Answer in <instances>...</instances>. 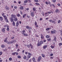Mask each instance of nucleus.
Wrapping results in <instances>:
<instances>
[{"label": "nucleus", "mask_w": 62, "mask_h": 62, "mask_svg": "<svg viewBox=\"0 0 62 62\" xmlns=\"http://www.w3.org/2000/svg\"><path fill=\"white\" fill-rule=\"evenodd\" d=\"M11 17H10V20H11V19H13L14 21H18V19L17 18L16 16L14 15H11Z\"/></svg>", "instance_id": "nucleus-1"}, {"label": "nucleus", "mask_w": 62, "mask_h": 62, "mask_svg": "<svg viewBox=\"0 0 62 62\" xmlns=\"http://www.w3.org/2000/svg\"><path fill=\"white\" fill-rule=\"evenodd\" d=\"M10 21L11 22H13L12 23V24L13 25V26H15V23L14 22V21H13V19H11Z\"/></svg>", "instance_id": "nucleus-2"}, {"label": "nucleus", "mask_w": 62, "mask_h": 62, "mask_svg": "<svg viewBox=\"0 0 62 62\" xmlns=\"http://www.w3.org/2000/svg\"><path fill=\"white\" fill-rule=\"evenodd\" d=\"M31 16H32V17H33L34 16L35 14H34V12H31Z\"/></svg>", "instance_id": "nucleus-3"}, {"label": "nucleus", "mask_w": 62, "mask_h": 62, "mask_svg": "<svg viewBox=\"0 0 62 62\" xmlns=\"http://www.w3.org/2000/svg\"><path fill=\"white\" fill-rule=\"evenodd\" d=\"M6 28H2V29L1 31L2 32H4L5 31V29Z\"/></svg>", "instance_id": "nucleus-4"}, {"label": "nucleus", "mask_w": 62, "mask_h": 62, "mask_svg": "<svg viewBox=\"0 0 62 62\" xmlns=\"http://www.w3.org/2000/svg\"><path fill=\"white\" fill-rule=\"evenodd\" d=\"M41 56L39 57V59L38 60V61H39H39H40V60H41Z\"/></svg>", "instance_id": "nucleus-5"}, {"label": "nucleus", "mask_w": 62, "mask_h": 62, "mask_svg": "<svg viewBox=\"0 0 62 62\" xmlns=\"http://www.w3.org/2000/svg\"><path fill=\"white\" fill-rule=\"evenodd\" d=\"M25 33V30H23L22 31V34H23V35H24Z\"/></svg>", "instance_id": "nucleus-6"}, {"label": "nucleus", "mask_w": 62, "mask_h": 62, "mask_svg": "<svg viewBox=\"0 0 62 62\" xmlns=\"http://www.w3.org/2000/svg\"><path fill=\"white\" fill-rule=\"evenodd\" d=\"M19 24V22H18V21H17L16 22V26H17V27L18 26Z\"/></svg>", "instance_id": "nucleus-7"}, {"label": "nucleus", "mask_w": 62, "mask_h": 62, "mask_svg": "<svg viewBox=\"0 0 62 62\" xmlns=\"http://www.w3.org/2000/svg\"><path fill=\"white\" fill-rule=\"evenodd\" d=\"M47 47V45H46L45 46H43V49H46V48Z\"/></svg>", "instance_id": "nucleus-8"}, {"label": "nucleus", "mask_w": 62, "mask_h": 62, "mask_svg": "<svg viewBox=\"0 0 62 62\" xmlns=\"http://www.w3.org/2000/svg\"><path fill=\"white\" fill-rule=\"evenodd\" d=\"M38 42V43L37 44V46H40V45H41V44L40 43V42L39 43V42Z\"/></svg>", "instance_id": "nucleus-9"}, {"label": "nucleus", "mask_w": 62, "mask_h": 62, "mask_svg": "<svg viewBox=\"0 0 62 62\" xmlns=\"http://www.w3.org/2000/svg\"><path fill=\"white\" fill-rule=\"evenodd\" d=\"M51 34H55L56 32L54 31H51Z\"/></svg>", "instance_id": "nucleus-10"}, {"label": "nucleus", "mask_w": 62, "mask_h": 62, "mask_svg": "<svg viewBox=\"0 0 62 62\" xmlns=\"http://www.w3.org/2000/svg\"><path fill=\"white\" fill-rule=\"evenodd\" d=\"M3 17L5 19V20H6L7 19H8L7 18V16H3Z\"/></svg>", "instance_id": "nucleus-11"}, {"label": "nucleus", "mask_w": 62, "mask_h": 62, "mask_svg": "<svg viewBox=\"0 0 62 62\" xmlns=\"http://www.w3.org/2000/svg\"><path fill=\"white\" fill-rule=\"evenodd\" d=\"M32 60L34 62H36V60H35V58H33L32 59Z\"/></svg>", "instance_id": "nucleus-12"}, {"label": "nucleus", "mask_w": 62, "mask_h": 62, "mask_svg": "<svg viewBox=\"0 0 62 62\" xmlns=\"http://www.w3.org/2000/svg\"><path fill=\"white\" fill-rule=\"evenodd\" d=\"M16 16H17V17H20V15L19 14L17 13V14H16Z\"/></svg>", "instance_id": "nucleus-13"}, {"label": "nucleus", "mask_w": 62, "mask_h": 62, "mask_svg": "<svg viewBox=\"0 0 62 62\" xmlns=\"http://www.w3.org/2000/svg\"><path fill=\"white\" fill-rule=\"evenodd\" d=\"M30 47H31V49H32L33 48V45H32L31 44H30Z\"/></svg>", "instance_id": "nucleus-14"}, {"label": "nucleus", "mask_w": 62, "mask_h": 62, "mask_svg": "<svg viewBox=\"0 0 62 62\" xmlns=\"http://www.w3.org/2000/svg\"><path fill=\"white\" fill-rule=\"evenodd\" d=\"M35 4H36L37 6H39V5H40V4L38 3H35Z\"/></svg>", "instance_id": "nucleus-15"}, {"label": "nucleus", "mask_w": 62, "mask_h": 62, "mask_svg": "<svg viewBox=\"0 0 62 62\" xmlns=\"http://www.w3.org/2000/svg\"><path fill=\"white\" fill-rule=\"evenodd\" d=\"M29 32L30 33V34H31L32 33L31 32V31L30 30H29Z\"/></svg>", "instance_id": "nucleus-16"}, {"label": "nucleus", "mask_w": 62, "mask_h": 62, "mask_svg": "<svg viewBox=\"0 0 62 62\" xmlns=\"http://www.w3.org/2000/svg\"><path fill=\"white\" fill-rule=\"evenodd\" d=\"M26 14H24V15H23V18H24V17H25V16H26Z\"/></svg>", "instance_id": "nucleus-17"}, {"label": "nucleus", "mask_w": 62, "mask_h": 62, "mask_svg": "<svg viewBox=\"0 0 62 62\" xmlns=\"http://www.w3.org/2000/svg\"><path fill=\"white\" fill-rule=\"evenodd\" d=\"M41 39H43L44 37L43 35L41 34Z\"/></svg>", "instance_id": "nucleus-18"}, {"label": "nucleus", "mask_w": 62, "mask_h": 62, "mask_svg": "<svg viewBox=\"0 0 62 62\" xmlns=\"http://www.w3.org/2000/svg\"><path fill=\"white\" fill-rule=\"evenodd\" d=\"M0 19L1 20L3 21V17L2 16H0Z\"/></svg>", "instance_id": "nucleus-19"}, {"label": "nucleus", "mask_w": 62, "mask_h": 62, "mask_svg": "<svg viewBox=\"0 0 62 62\" xmlns=\"http://www.w3.org/2000/svg\"><path fill=\"white\" fill-rule=\"evenodd\" d=\"M47 40L48 41H51V39H47Z\"/></svg>", "instance_id": "nucleus-20"}, {"label": "nucleus", "mask_w": 62, "mask_h": 62, "mask_svg": "<svg viewBox=\"0 0 62 62\" xmlns=\"http://www.w3.org/2000/svg\"><path fill=\"white\" fill-rule=\"evenodd\" d=\"M8 39V38H6L5 39V40H4V42H6L7 40V39Z\"/></svg>", "instance_id": "nucleus-21"}, {"label": "nucleus", "mask_w": 62, "mask_h": 62, "mask_svg": "<svg viewBox=\"0 0 62 62\" xmlns=\"http://www.w3.org/2000/svg\"><path fill=\"white\" fill-rule=\"evenodd\" d=\"M59 11V10H58V9H56V10L55 11L57 13V12H58Z\"/></svg>", "instance_id": "nucleus-22"}, {"label": "nucleus", "mask_w": 62, "mask_h": 62, "mask_svg": "<svg viewBox=\"0 0 62 62\" xmlns=\"http://www.w3.org/2000/svg\"><path fill=\"white\" fill-rule=\"evenodd\" d=\"M29 27L28 26H26V28L27 29H29Z\"/></svg>", "instance_id": "nucleus-23"}, {"label": "nucleus", "mask_w": 62, "mask_h": 62, "mask_svg": "<svg viewBox=\"0 0 62 62\" xmlns=\"http://www.w3.org/2000/svg\"><path fill=\"white\" fill-rule=\"evenodd\" d=\"M23 35V36H28V35L26 34H24Z\"/></svg>", "instance_id": "nucleus-24"}, {"label": "nucleus", "mask_w": 62, "mask_h": 62, "mask_svg": "<svg viewBox=\"0 0 62 62\" xmlns=\"http://www.w3.org/2000/svg\"><path fill=\"white\" fill-rule=\"evenodd\" d=\"M20 8L21 9H23V7H21Z\"/></svg>", "instance_id": "nucleus-25"}, {"label": "nucleus", "mask_w": 62, "mask_h": 62, "mask_svg": "<svg viewBox=\"0 0 62 62\" xmlns=\"http://www.w3.org/2000/svg\"><path fill=\"white\" fill-rule=\"evenodd\" d=\"M40 43L41 44H42V43H43V41H41L40 42Z\"/></svg>", "instance_id": "nucleus-26"}, {"label": "nucleus", "mask_w": 62, "mask_h": 62, "mask_svg": "<svg viewBox=\"0 0 62 62\" xmlns=\"http://www.w3.org/2000/svg\"><path fill=\"white\" fill-rule=\"evenodd\" d=\"M51 47L52 49H53V48H54V46H53L52 45H51Z\"/></svg>", "instance_id": "nucleus-27"}, {"label": "nucleus", "mask_w": 62, "mask_h": 62, "mask_svg": "<svg viewBox=\"0 0 62 62\" xmlns=\"http://www.w3.org/2000/svg\"><path fill=\"white\" fill-rule=\"evenodd\" d=\"M12 55H15V54H16V53L15 52L13 53L12 54Z\"/></svg>", "instance_id": "nucleus-28"}, {"label": "nucleus", "mask_w": 62, "mask_h": 62, "mask_svg": "<svg viewBox=\"0 0 62 62\" xmlns=\"http://www.w3.org/2000/svg\"><path fill=\"white\" fill-rule=\"evenodd\" d=\"M5 21H6V22H7V23L8 22V19H5Z\"/></svg>", "instance_id": "nucleus-29"}, {"label": "nucleus", "mask_w": 62, "mask_h": 62, "mask_svg": "<svg viewBox=\"0 0 62 62\" xmlns=\"http://www.w3.org/2000/svg\"><path fill=\"white\" fill-rule=\"evenodd\" d=\"M17 57L18 58H21V56L18 55L17 56Z\"/></svg>", "instance_id": "nucleus-30"}, {"label": "nucleus", "mask_w": 62, "mask_h": 62, "mask_svg": "<svg viewBox=\"0 0 62 62\" xmlns=\"http://www.w3.org/2000/svg\"><path fill=\"white\" fill-rule=\"evenodd\" d=\"M4 51H7L8 50L7 49V48H5L4 49H3Z\"/></svg>", "instance_id": "nucleus-31"}, {"label": "nucleus", "mask_w": 62, "mask_h": 62, "mask_svg": "<svg viewBox=\"0 0 62 62\" xmlns=\"http://www.w3.org/2000/svg\"><path fill=\"white\" fill-rule=\"evenodd\" d=\"M13 43H15V42H16V40H14L13 41Z\"/></svg>", "instance_id": "nucleus-32"}, {"label": "nucleus", "mask_w": 62, "mask_h": 62, "mask_svg": "<svg viewBox=\"0 0 62 62\" xmlns=\"http://www.w3.org/2000/svg\"><path fill=\"white\" fill-rule=\"evenodd\" d=\"M27 57L26 56H25L23 57V58L24 59H25Z\"/></svg>", "instance_id": "nucleus-33"}, {"label": "nucleus", "mask_w": 62, "mask_h": 62, "mask_svg": "<svg viewBox=\"0 0 62 62\" xmlns=\"http://www.w3.org/2000/svg\"><path fill=\"white\" fill-rule=\"evenodd\" d=\"M1 46V47L2 48H4V47H5V45H2Z\"/></svg>", "instance_id": "nucleus-34"}, {"label": "nucleus", "mask_w": 62, "mask_h": 62, "mask_svg": "<svg viewBox=\"0 0 62 62\" xmlns=\"http://www.w3.org/2000/svg\"><path fill=\"white\" fill-rule=\"evenodd\" d=\"M12 59L11 58H10L9 59V60L10 61H11L12 60Z\"/></svg>", "instance_id": "nucleus-35"}, {"label": "nucleus", "mask_w": 62, "mask_h": 62, "mask_svg": "<svg viewBox=\"0 0 62 62\" xmlns=\"http://www.w3.org/2000/svg\"><path fill=\"white\" fill-rule=\"evenodd\" d=\"M53 3H55L56 2V0H53Z\"/></svg>", "instance_id": "nucleus-36"}, {"label": "nucleus", "mask_w": 62, "mask_h": 62, "mask_svg": "<svg viewBox=\"0 0 62 62\" xmlns=\"http://www.w3.org/2000/svg\"><path fill=\"white\" fill-rule=\"evenodd\" d=\"M49 38V35H47L46 36V38L47 39H48Z\"/></svg>", "instance_id": "nucleus-37"}, {"label": "nucleus", "mask_w": 62, "mask_h": 62, "mask_svg": "<svg viewBox=\"0 0 62 62\" xmlns=\"http://www.w3.org/2000/svg\"><path fill=\"white\" fill-rule=\"evenodd\" d=\"M61 22V21L60 20H58V23H60Z\"/></svg>", "instance_id": "nucleus-38"}, {"label": "nucleus", "mask_w": 62, "mask_h": 62, "mask_svg": "<svg viewBox=\"0 0 62 62\" xmlns=\"http://www.w3.org/2000/svg\"><path fill=\"white\" fill-rule=\"evenodd\" d=\"M31 57L30 56H29L28 55L27 56V58H30Z\"/></svg>", "instance_id": "nucleus-39"}, {"label": "nucleus", "mask_w": 62, "mask_h": 62, "mask_svg": "<svg viewBox=\"0 0 62 62\" xmlns=\"http://www.w3.org/2000/svg\"><path fill=\"white\" fill-rule=\"evenodd\" d=\"M41 55H42V57H44L45 56V55H44V54H42Z\"/></svg>", "instance_id": "nucleus-40"}, {"label": "nucleus", "mask_w": 62, "mask_h": 62, "mask_svg": "<svg viewBox=\"0 0 62 62\" xmlns=\"http://www.w3.org/2000/svg\"><path fill=\"white\" fill-rule=\"evenodd\" d=\"M34 1L36 2H39V0H35Z\"/></svg>", "instance_id": "nucleus-41"}, {"label": "nucleus", "mask_w": 62, "mask_h": 62, "mask_svg": "<svg viewBox=\"0 0 62 62\" xmlns=\"http://www.w3.org/2000/svg\"><path fill=\"white\" fill-rule=\"evenodd\" d=\"M28 54L30 56L31 55V53H28Z\"/></svg>", "instance_id": "nucleus-42"}, {"label": "nucleus", "mask_w": 62, "mask_h": 62, "mask_svg": "<svg viewBox=\"0 0 62 62\" xmlns=\"http://www.w3.org/2000/svg\"><path fill=\"white\" fill-rule=\"evenodd\" d=\"M45 4H46V5H48V2L46 1L45 2Z\"/></svg>", "instance_id": "nucleus-43"}, {"label": "nucleus", "mask_w": 62, "mask_h": 62, "mask_svg": "<svg viewBox=\"0 0 62 62\" xmlns=\"http://www.w3.org/2000/svg\"><path fill=\"white\" fill-rule=\"evenodd\" d=\"M1 14L2 15V16H4L5 15V13H3V14Z\"/></svg>", "instance_id": "nucleus-44"}, {"label": "nucleus", "mask_w": 62, "mask_h": 62, "mask_svg": "<svg viewBox=\"0 0 62 62\" xmlns=\"http://www.w3.org/2000/svg\"><path fill=\"white\" fill-rule=\"evenodd\" d=\"M47 13H48V14H51V12H48Z\"/></svg>", "instance_id": "nucleus-45"}, {"label": "nucleus", "mask_w": 62, "mask_h": 62, "mask_svg": "<svg viewBox=\"0 0 62 62\" xmlns=\"http://www.w3.org/2000/svg\"><path fill=\"white\" fill-rule=\"evenodd\" d=\"M27 18H30V16H28V15H27Z\"/></svg>", "instance_id": "nucleus-46"}, {"label": "nucleus", "mask_w": 62, "mask_h": 62, "mask_svg": "<svg viewBox=\"0 0 62 62\" xmlns=\"http://www.w3.org/2000/svg\"><path fill=\"white\" fill-rule=\"evenodd\" d=\"M37 22H35V25H37Z\"/></svg>", "instance_id": "nucleus-47"}, {"label": "nucleus", "mask_w": 62, "mask_h": 62, "mask_svg": "<svg viewBox=\"0 0 62 62\" xmlns=\"http://www.w3.org/2000/svg\"><path fill=\"white\" fill-rule=\"evenodd\" d=\"M29 29H30V30H31L32 29V28L31 27H29Z\"/></svg>", "instance_id": "nucleus-48"}, {"label": "nucleus", "mask_w": 62, "mask_h": 62, "mask_svg": "<svg viewBox=\"0 0 62 62\" xmlns=\"http://www.w3.org/2000/svg\"><path fill=\"white\" fill-rule=\"evenodd\" d=\"M48 4L49 5H50V4H51V2L49 1H48Z\"/></svg>", "instance_id": "nucleus-49"}, {"label": "nucleus", "mask_w": 62, "mask_h": 62, "mask_svg": "<svg viewBox=\"0 0 62 62\" xmlns=\"http://www.w3.org/2000/svg\"><path fill=\"white\" fill-rule=\"evenodd\" d=\"M17 8V7L16 6H14V8H15V9H16Z\"/></svg>", "instance_id": "nucleus-50"}, {"label": "nucleus", "mask_w": 62, "mask_h": 62, "mask_svg": "<svg viewBox=\"0 0 62 62\" xmlns=\"http://www.w3.org/2000/svg\"><path fill=\"white\" fill-rule=\"evenodd\" d=\"M50 28H47L46 29V30L47 31L49 30H50Z\"/></svg>", "instance_id": "nucleus-51"}, {"label": "nucleus", "mask_w": 62, "mask_h": 62, "mask_svg": "<svg viewBox=\"0 0 62 62\" xmlns=\"http://www.w3.org/2000/svg\"><path fill=\"white\" fill-rule=\"evenodd\" d=\"M27 46L28 47V48H29L30 47V45H27Z\"/></svg>", "instance_id": "nucleus-52"}, {"label": "nucleus", "mask_w": 62, "mask_h": 62, "mask_svg": "<svg viewBox=\"0 0 62 62\" xmlns=\"http://www.w3.org/2000/svg\"><path fill=\"white\" fill-rule=\"evenodd\" d=\"M36 9H35V8H33V11H35Z\"/></svg>", "instance_id": "nucleus-53"}, {"label": "nucleus", "mask_w": 62, "mask_h": 62, "mask_svg": "<svg viewBox=\"0 0 62 62\" xmlns=\"http://www.w3.org/2000/svg\"><path fill=\"white\" fill-rule=\"evenodd\" d=\"M52 5L53 6L54 8L55 7V6L53 4Z\"/></svg>", "instance_id": "nucleus-54"}, {"label": "nucleus", "mask_w": 62, "mask_h": 62, "mask_svg": "<svg viewBox=\"0 0 62 62\" xmlns=\"http://www.w3.org/2000/svg\"><path fill=\"white\" fill-rule=\"evenodd\" d=\"M59 46H61V45H62V43H60L59 44Z\"/></svg>", "instance_id": "nucleus-55"}, {"label": "nucleus", "mask_w": 62, "mask_h": 62, "mask_svg": "<svg viewBox=\"0 0 62 62\" xmlns=\"http://www.w3.org/2000/svg\"><path fill=\"white\" fill-rule=\"evenodd\" d=\"M2 53H2V52H0V55H1V54H2Z\"/></svg>", "instance_id": "nucleus-56"}, {"label": "nucleus", "mask_w": 62, "mask_h": 62, "mask_svg": "<svg viewBox=\"0 0 62 62\" xmlns=\"http://www.w3.org/2000/svg\"><path fill=\"white\" fill-rule=\"evenodd\" d=\"M9 28H7V31H9Z\"/></svg>", "instance_id": "nucleus-57"}, {"label": "nucleus", "mask_w": 62, "mask_h": 62, "mask_svg": "<svg viewBox=\"0 0 62 62\" xmlns=\"http://www.w3.org/2000/svg\"><path fill=\"white\" fill-rule=\"evenodd\" d=\"M8 44H10V42H8Z\"/></svg>", "instance_id": "nucleus-58"}, {"label": "nucleus", "mask_w": 62, "mask_h": 62, "mask_svg": "<svg viewBox=\"0 0 62 62\" xmlns=\"http://www.w3.org/2000/svg\"><path fill=\"white\" fill-rule=\"evenodd\" d=\"M36 25V27H38V25Z\"/></svg>", "instance_id": "nucleus-59"}, {"label": "nucleus", "mask_w": 62, "mask_h": 62, "mask_svg": "<svg viewBox=\"0 0 62 62\" xmlns=\"http://www.w3.org/2000/svg\"><path fill=\"white\" fill-rule=\"evenodd\" d=\"M53 20H49V21H50V22H52Z\"/></svg>", "instance_id": "nucleus-60"}, {"label": "nucleus", "mask_w": 62, "mask_h": 62, "mask_svg": "<svg viewBox=\"0 0 62 62\" xmlns=\"http://www.w3.org/2000/svg\"><path fill=\"white\" fill-rule=\"evenodd\" d=\"M32 60L31 59H30V60H29V61L30 62H31V61Z\"/></svg>", "instance_id": "nucleus-61"}, {"label": "nucleus", "mask_w": 62, "mask_h": 62, "mask_svg": "<svg viewBox=\"0 0 62 62\" xmlns=\"http://www.w3.org/2000/svg\"><path fill=\"white\" fill-rule=\"evenodd\" d=\"M16 47H17L18 46V44H16Z\"/></svg>", "instance_id": "nucleus-62"}, {"label": "nucleus", "mask_w": 62, "mask_h": 62, "mask_svg": "<svg viewBox=\"0 0 62 62\" xmlns=\"http://www.w3.org/2000/svg\"><path fill=\"white\" fill-rule=\"evenodd\" d=\"M24 3H27V2L26 1H24Z\"/></svg>", "instance_id": "nucleus-63"}, {"label": "nucleus", "mask_w": 62, "mask_h": 62, "mask_svg": "<svg viewBox=\"0 0 62 62\" xmlns=\"http://www.w3.org/2000/svg\"><path fill=\"white\" fill-rule=\"evenodd\" d=\"M13 43V41H11V42H10V43H11V44H12V43Z\"/></svg>", "instance_id": "nucleus-64"}]
</instances>
